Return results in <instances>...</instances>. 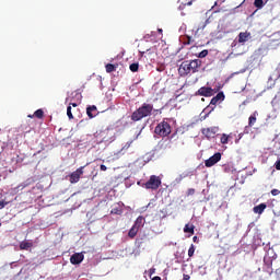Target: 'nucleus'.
Listing matches in <instances>:
<instances>
[{"label": "nucleus", "mask_w": 280, "mask_h": 280, "mask_svg": "<svg viewBox=\"0 0 280 280\" xmlns=\"http://www.w3.org/2000/svg\"><path fill=\"white\" fill-rule=\"evenodd\" d=\"M201 67L202 60L200 59L185 60L180 63L178 73L180 78H187V75H194V73H198Z\"/></svg>", "instance_id": "obj_1"}, {"label": "nucleus", "mask_w": 280, "mask_h": 280, "mask_svg": "<svg viewBox=\"0 0 280 280\" xmlns=\"http://www.w3.org/2000/svg\"><path fill=\"white\" fill-rule=\"evenodd\" d=\"M152 110H154V105L150 103H143L131 114V121H141V119H145V117H151Z\"/></svg>", "instance_id": "obj_2"}, {"label": "nucleus", "mask_w": 280, "mask_h": 280, "mask_svg": "<svg viewBox=\"0 0 280 280\" xmlns=\"http://www.w3.org/2000/svg\"><path fill=\"white\" fill-rule=\"evenodd\" d=\"M154 132L159 137H168V135L172 133V126H170V122L163 120L160 124H158Z\"/></svg>", "instance_id": "obj_3"}, {"label": "nucleus", "mask_w": 280, "mask_h": 280, "mask_svg": "<svg viewBox=\"0 0 280 280\" xmlns=\"http://www.w3.org/2000/svg\"><path fill=\"white\" fill-rule=\"evenodd\" d=\"M161 185H162L161 177L156 175H151L149 180L142 184V187H144V189H152L153 191H156V189H159Z\"/></svg>", "instance_id": "obj_4"}, {"label": "nucleus", "mask_w": 280, "mask_h": 280, "mask_svg": "<svg viewBox=\"0 0 280 280\" xmlns=\"http://www.w3.org/2000/svg\"><path fill=\"white\" fill-rule=\"evenodd\" d=\"M218 132H220L219 127H208L201 129V133L203 135V137H206V139H208V141H211V139H215V137H218Z\"/></svg>", "instance_id": "obj_5"}, {"label": "nucleus", "mask_w": 280, "mask_h": 280, "mask_svg": "<svg viewBox=\"0 0 280 280\" xmlns=\"http://www.w3.org/2000/svg\"><path fill=\"white\" fill-rule=\"evenodd\" d=\"M218 91H220V86L217 89L202 86L197 91V95H201V97H213Z\"/></svg>", "instance_id": "obj_6"}, {"label": "nucleus", "mask_w": 280, "mask_h": 280, "mask_svg": "<svg viewBox=\"0 0 280 280\" xmlns=\"http://www.w3.org/2000/svg\"><path fill=\"white\" fill-rule=\"evenodd\" d=\"M84 174V166L77 168L69 176V182L74 185L75 183H80V177Z\"/></svg>", "instance_id": "obj_7"}, {"label": "nucleus", "mask_w": 280, "mask_h": 280, "mask_svg": "<svg viewBox=\"0 0 280 280\" xmlns=\"http://www.w3.org/2000/svg\"><path fill=\"white\" fill-rule=\"evenodd\" d=\"M222 161V153L217 152L212 156H210L208 160L205 161L206 167H213L217 163H220Z\"/></svg>", "instance_id": "obj_8"}, {"label": "nucleus", "mask_w": 280, "mask_h": 280, "mask_svg": "<svg viewBox=\"0 0 280 280\" xmlns=\"http://www.w3.org/2000/svg\"><path fill=\"white\" fill-rule=\"evenodd\" d=\"M84 261V254L82 253H75L70 257V262L73 266H78L79 264H82Z\"/></svg>", "instance_id": "obj_9"}, {"label": "nucleus", "mask_w": 280, "mask_h": 280, "mask_svg": "<svg viewBox=\"0 0 280 280\" xmlns=\"http://www.w3.org/2000/svg\"><path fill=\"white\" fill-rule=\"evenodd\" d=\"M271 106H272L275 113H279V110H280V91L272 98Z\"/></svg>", "instance_id": "obj_10"}, {"label": "nucleus", "mask_w": 280, "mask_h": 280, "mask_svg": "<svg viewBox=\"0 0 280 280\" xmlns=\"http://www.w3.org/2000/svg\"><path fill=\"white\" fill-rule=\"evenodd\" d=\"M234 137H235V135L233 132L221 133L220 135V143H222V145H226V143H229Z\"/></svg>", "instance_id": "obj_11"}, {"label": "nucleus", "mask_w": 280, "mask_h": 280, "mask_svg": "<svg viewBox=\"0 0 280 280\" xmlns=\"http://www.w3.org/2000/svg\"><path fill=\"white\" fill-rule=\"evenodd\" d=\"M224 92H219L215 96H213L210 101V106H215L218 102H224Z\"/></svg>", "instance_id": "obj_12"}, {"label": "nucleus", "mask_w": 280, "mask_h": 280, "mask_svg": "<svg viewBox=\"0 0 280 280\" xmlns=\"http://www.w3.org/2000/svg\"><path fill=\"white\" fill-rule=\"evenodd\" d=\"M265 259H277V254L275 253V248L272 247H265Z\"/></svg>", "instance_id": "obj_13"}, {"label": "nucleus", "mask_w": 280, "mask_h": 280, "mask_svg": "<svg viewBox=\"0 0 280 280\" xmlns=\"http://www.w3.org/2000/svg\"><path fill=\"white\" fill-rule=\"evenodd\" d=\"M250 38V33L249 32H241L238 34V43L244 45V43H248V39Z\"/></svg>", "instance_id": "obj_14"}, {"label": "nucleus", "mask_w": 280, "mask_h": 280, "mask_svg": "<svg viewBox=\"0 0 280 280\" xmlns=\"http://www.w3.org/2000/svg\"><path fill=\"white\" fill-rule=\"evenodd\" d=\"M268 208V206L266 203H259L258 206H255L253 208L254 213H258V215H261V213H264V211H266V209Z\"/></svg>", "instance_id": "obj_15"}, {"label": "nucleus", "mask_w": 280, "mask_h": 280, "mask_svg": "<svg viewBox=\"0 0 280 280\" xmlns=\"http://www.w3.org/2000/svg\"><path fill=\"white\" fill-rule=\"evenodd\" d=\"M93 113H97V106H95V105L89 106L86 108V115H88V117H90V119H93V117H95L97 115V114H93Z\"/></svg>", "instance_id": "obj_16"}, {"label": "nucleus", "mask_w": 280, "mask_h": 280, "mask_svg": "<svg viewBox=\"0 0 280 280\" xmlns=\"http://www.w3.org/2000/svg\"><path fill=\"white\" fill-rule=\"evenodd\" d=\"M144 224H145V218H143L142 215H140V217H138V218L136 219L133 226H135L136 229H138V231H139V229H141Z\"/></svg>", "instance_id": "obj_17"}, {"label": "nucleus", "mask_w": 280, "mask_h": 280, "mask_svg": "<svg viewBox=\"0 0 280 280\" xmlns=\"http://www.w3.org/2000/svg\"><path fill=\"white\" fill-rule=\"evenodd\" d=\"M257 115H259L257 112H254L249 118H248V127L253 128L255 124H257Z\"/></svg>", "instance_id": "obj_18"}, {"label": "nucleus", "mask_w": 280, "mask_h": 280, "mask_svg": "<svg viewBox=\"0 0 280 280\" xmlns=\"http://www.w3.org/2000/svg\"><path fill=\"white\" fill-rule=\"evenodd\" d=\"M28 117L31 119H33V117H36L37 119H43L45 117V112H43V109H37L33 115H28Z\"/></svg>", "instance_id": "obj_19"}, {"label": "nucleus", "mask_w": 280, "mask_h": 280, "mask_svg": "<svg viewBox=\"0 0 280 280\" xmlns=\"http://www.w3.org/2000/svg\"><path fill=\"white\" fill-rule=\"evenodd\" d=\"M280 79V67H277L271 75L269 77V80H279Z\"/></svg>", "instance_id": "obj_20"}, {"label": "nucleus", "mask_w": 280, "mask_h": 280, "mask_svg": "<svg viewBox=\"0 0 280 280\" xmlns=\"http://www.w3.org/2000/svg\"><path fill=\"white\" fill-rule=\"evenodd\" d=\"M194 229H196V226H194L192 224L187 223L184 226V233H189V235H194Z\"/></svg>", "instance_id": "obj_21"}, {"label": "nucleus", "mask_w": 280, "mask_h": 280, "mask_svg": "<svg viewBox=\"0 0 280 280\" xmlns=\"http://www.w3.org/2000/svg\"><path fill=\"white\" fill-rule=\"evenodd\" d=\"M179 10H183L186 5H191V3H194V0H179Z\"/></svg>", "instance_id": "obj_22"}, {"label": "nucleus", "mask_w": 280, "mask_h": 280, "mask_svg": "<svg viewBox=\"0 0 280 280\" xmlns=\"http://www.w3.org/2000/svg\"><path fill=\"white\" fill-rule=\"evenodd\" d=\"M137 233H139V230L135 225H132V228L128 232V236L132 240L133 237H137Z\"/></svg>", "instance_id": "obj_23"}, {"label": "nucleus", "mask_w": 280, "mask_h": 280, "mask_svg": "<svg viewBox=\"0 0 280 280\" xmlns=\"http://www.w3.org/2000/svg\"><path fill=\"white\" fill-rule=\"evenodd\" d=\"M106 72L107 73H113V71H117V66L113 65V63H107L105 66Z\"/></svg>", "instance_id": "obj_24"}, {"label": "nucleus", "mask_w": 280, "mask_h": 280, "mask_svg": "<svg viewBox=\"0 0 280 280\" xmlns=\"http://www.w3.org/2000/svg\"><path fill=\"white\" fill-rule=\"evenodd\" d=\"M129 69L132 73H137L139 71V62H133L129 66Z\"/></svg>", "instance_id": "obj_25"}, {"label": "nucleus", "mask_w": 280, "mask_h": 280, "mask_svg": "<svg viewBox=\"0 0 280 280\" xmlns=\"http://www.w3.org/2000/svg\"><path fill=\"white\" fill-rule=\"evenodd\" d=\"M254 5H255V8H257L258 10H261V8H264V0H255V1H254Z\"/></svg>", "instance_id": "obj_26"}, {"label": "nucleus", "mask_w": 280, "mask_h": 280, "mask_svg": "<svg viewBox=\"0 0 280 280\" xmlns=\"http://www.w3.org/2000/svg\"><path fill=\"white\" fill-rule=\"evenodd\" d=\"M207 56H209V50L205 49L197 55V58H207Z\"/></svg>", "instance_id": "obj_27"}, {"label": "nucleus", "mask_w": 280, "mask_h": 280, "mask_svg": "<svg viewBox=\"0 0 280 280\" xmlns=\"http://www.w3.org/2000/svg\"><path fill=\"white\" fill-rule=\"evenodd\" d=\"M110 213H112L113 215H121V209H119V208H114V209H112Z\"/></svg>", "instance_id": "obj_28"}, {"label": "nucleus", "mask_w": 280, "mask_h": 280, "mask_svg": "<svg viewBox=\"0 0 280 280\" xmlns=\"http://www.w3.org/2000/svg\"><path fill=\"white\" fill-rule=\"evenodd\" d=\"M196 253V247L190 246L188 249V257H194V254Z\"/></svg>", "instance_id": "obj_29"}, {"label": "nucleus", "mask_w": 280, "mask_h": 280, "mask_svg": "<svg viewBox=\"0 0 280 280\" xmlns=\"http://www.w3.org/2000/svg\"><path fill=\"white\" fill-rule=\"evenodd\" d=\"M67 115L69 119H73V113L71 112V105L67 107Z\"/></svg>", "instance_id": "obj_30"}, {"label": "nucleus", "mask_w": 280, "mask_h": 280, "mask_svg": "<svg viewBox=\"0 0 280 280\" xmlns=\"http://www.w3.org/2000/svg\"><path fill=\"white\" fill-rule=\"evenodd\" d=\"M207 25H209V19L206 20L202 25L198 26L197 32H200V30H205V27H207Z\"/></svg>", "instance_id": "obj_31"}, {"label": "nucleus", "mask_w": 280, "mask_h": 280, "mask_svg": "<svg viewBox=\"0 0 280 280\" xmlns=\"http://www.w3.org/2000/svg\"><path fill=\"white\" fill-rule=\"evenodd\" d=\"M191 43H194V40L191 39L190 36H187L185 40V45H191Z\"/></svg>", "instance_id": "obj_32"}, {"label": "nucleus", "mask_w": 280, "mask_h": 280, "mask_svg": "<svg viewBox=\"0 0 280 280\" xmlns=\"http://www.w3.org/2000/svg\"><path fill=\"white\" fill-rule=\"evenodd\" d=\"M194 194H196V189L189 188V189L187 190V196H194Z\"/></svg>", "instance_id": "obj_33"}, {"label": "nucleus", "mask_w": 280, "mask_h": 280, "mask_svg": "<svg viewBox=\"0 0 280 280\" xmlns=\"http://www.w3.org/2000/svg\"><path fill=\"white\" fill-rule=\"evenodd\" d=\"M7 205H10V201H0V209H3Z\"/></svg>", "instance_id": "obj_34"}, {"label": "nucleus", "mask_w": 280, "mask_h": 280, "mask_svg": "<svg viewBox=\"0 0 280 280\" xmlns=\"http://www.w3.org/2000/svg\"><path fill=\"white\" fill-rule=\"evenodd\" d=\"M155 272H156L155 268L149 269V277H152V275H154Z\"/></svg>", "instance_id": "obj_35"}, {"label": "nucleus", "mask_w": 280, "mask_h": 280, "mask_svg": "<svg viewBox=\"0 0 280 280\" xmlns=\"http://www.w3.org/2000/svg\"><path fill=\"white\" fill-rule=\"evenodd\" d=\"M279 194H280L279 189H272L271 190V195H273V196H279Z\"/></svg>", "instance_id": "obj_36"}, {"label": "nucleus", "mask_w": 280, "mask_h": 280, "mask_svg": "<svg viewBox=\"0 0 280 280\" xmlns=\"http://www.w3.org/2000/svg\"><path fill=\"white\" fill-rule=\"evenodd\" d=\"M276 170H280V159L275 163Z\"/></svg>", "instance_id": "obj_37"}, {"label": "nucleus", "mask_w": 280, "mask_h": 280, "mask_svg": "<svg viewBox=\"0 0 280 280\" xmlns=\"http://www.w3.org/2000/svg\"><path fill=\"white\" fill-rule=\"evenodd\" d=\"M243 137H244V133H240L238 139L235 140V143H240V139H242Z\"/></svg>", "instance_id": "obj_38"}, {"label": "nucleus", "mask_w": 280, "mask_h": 280, "mask_svg": "<svg viewBox=\"0 0 280 280\" xmlns=\"http://www.w3.org/2000/svg\"><path fill=\"white\" fill-rule=\"evenodd\" d=\"M106 170H108V167H106V165L102 164L101 165V172H106Z\"/></svg>", "instance_id": "obj_39"}, {"label": "nucleus", "mask_w": 280, "mask_h": 280, "mask_svg": "<svg viewBox=\"0 0 280 280\" xmlns=\"http://www.w3.org/2000/svg\"><path fill=\"white\" fill-rule=\"evenodd\" d=\"M184 280H190L191 279V277L189 276V275H184V278H183Z\"/></svg>", "instance_id": "obj_40"}, {"label": "nucleus", "mask_w": 280, "mask_h": 280, "mask_svg": "<svg viewBox=\"0 0 280 280\" xmlns=\"http://www.w3.org/2000/svg\"><path fill=\"white\" fill-rule=\"evenodd\" d=\"M28 246H20V250H27Z\"/></svg>", "instance_id": "obj_41"}, {"label": "nucleus", "mask_w": 280, "mask_h": 280, "mask_svg": "<svg viewBox=\"0 0 280 280\" xmlns=\"http://www.w3.org/2000/svg\"><path fill=\"white\" fill-rule=\"evenodd\" d=\"M209 108H211V109L209 110ZM213 108H215V107L209 106V107H207L205 110H209V112H208V115H209V113H211V110H213Z\"/></svg>", "instance_id": "obj_42"}, {"label": "nucleus", "mask_w": 280, "mask_h": 280, "mask_svg": "<svg viewBox=\"0 0 280 280\" xmlns=\"http://www.w3.org/2000/svg\"><path fill=\"white\" fill-rule=\"evenodd\" d=\"M192 241L195 242V244H198V236H194Z\"/></svg>", "instance_id": "obj_43"}, {"label": "nucleus", "mask_w": 280, "mask_h": 280, "mask_svg": "<svg viewBox=\"0 0 280 280\" xmlns=\"http://www.w3.org/2000/svg\"><path fill=\"white\" fill-rule=\"evenodd\" d=\"M70 106H73V108H78V104L77 103H70Z\"/></svg>", "instance_id": "obj_44"}, {"label": "nucleus", "mask_w": 280, "mask_h": 280, "mask_svg": "<svg viewBox=\"0 0 280 280\" xmlns=\"http://www.w3.org/2000/svg\"><path fill=\"white\" fill-rule=\"evenodd\" d=\"M151 280H161V277L155 276V277H153Z\"/></svg>", "instance_id": "obj_45"}, {"label": "nucleus", "mask_w": 280, "mask_h": 280, "mask_svg": "<svg viewBox=\"0 0 280 280\" xmlns=\"http://www.w3.org/2000/svg\"><path fill=\"white\" fill-rule=\"evenodd\" d=\"M159 34H163V28L158 30Z\"/></svg>", "instance_id": "obj_46"}, {"label": "nucleus", "mask_w": 280, "mask_h": 280, "mask_svg": "<svg viewBox=\"0 0 280 280\" xmlns=\"http://www.w3.org/2000/svg\"><path fill=\"white\" fill-rule=\"evenodd\" d=\"M23 246H30V244L25 243V244H23Z\"/></svg>", "instance_id": "obj_47"}, {"label": "nucleus", "mask_w": 280, "mask_h": 280, "mask_svg": "<svg viewBox=\"0 0 280 280\" xmlns=\"http://www.w3.org/2000/svg\"><path fill=\"white\" fill-rule=\"evenodd\" d=\"M0 226H1V223H0Z\"/></svg>", "instance_id": "obj_48"}]
</instances>
